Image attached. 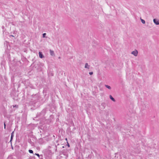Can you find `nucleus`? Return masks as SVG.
Listing matches in <instances>:
<instances>
[{
    "instance_id": "obj_1",
    "label": "nucleus",
    "mask_w": 159,
    "mask_h": 159,
    "mask_svg": "<svg viewBox=\"0 0 159 159\" xmlns=\"http://www.w3.org/2000/svg\"><path fill=\"white\" fill-rule=\"evenodd\" d=\"M131 54L135 56H137L138 54V51L136 50H135L131 52Z\"/></svg>"
},
{
    "instance_id": "obj_2",
    "label": "nucleus",
    "mask_w": 159,
    "mask_h": 159,
    "mask_svg": "<svg viewBox=\"0 0 159 159\" xmlns=\"http://www.w3.org/2000/svg\"><path fill=\"white\" fill-rule=\"evenodd\" d=\"M154 23L156 25H159V20L154 19L153 20Z\"/></svg>"
},
{
    "instance_id": "obj_3",
    "label": "nucleus",
    "mask_w": 159,
    "mask_h": 159,
    "mask_svg": "<svg viewBox=\"0 0 159 159\" xmlns=\"http://www.w3.org/2000/svg\"><path fill=\"white\" fill-rule=\"evenodd\" d=\"M39 57L40 58H42L44 57V56L43 55L42 52H39Z\"/></svg>"
},
{
    "instance_id": "obj_4",
    "label": "nucleus",
    "mask_w": 159,
    "mask_h": 159,
    "mask_svg": "<svg viewBox=\"0 0 159 159\" xmlns=\"http://www.w3.org/2000/svg\"><path fill=\"white\" fill-rule=\"evenodd\" d=\"M50 55L51 56H53L54 55V52L53 51H52L51 50H50Z\"/></svg>"
},
{
    "instance_id": "obj_5",
    "label": "nucleus",
    "mask_w": 159,
    "mask_h": 159,
    "mask_svg": "<svg viewBox=\"0 0 159 159\" xmlns=\"http://www.w3.org/2000/svg\"><path fill=\"white\" fill-rule=\"evenodd\" d=\"M90 66L88 65L87 63H85V68L89 69Z\"/></svg>"
},
{
    "instance_id": "obj_6",
    "label": "nucleus",
    "mask_w": 159,
    "mask_h": 159,
    "mask_svg": "<svg viewBox=\"0 0 159 159\" xmlns=\"http://www.w3.org/2000/svg\"><path fill=\"white\" fill-rule=\"evenodd\" d=\"M110 98L113 102H115V99L113 98L111 95H110L109 96Z\"/></svg>"
},
{
    "instance_id": "obj_7",
    "label": "nucleus",
    "mask_w": 159,
    "mask_h": 159,
    "mask_svg": "<svg viewBox=\"0 0 159 159\" xmlns=\"http://www.w3.org/2000/svg\"><path fill=\"white\" fill-rule=\"evenodd\" d=\"M105 86L107 88H108V89H111V87L108 85H105Z\"/></svg>"
},
{
    "instance_id": "obj_8",
    "label": "nucleus",
    "mask_w": 159,
    "mask_h": 159,
    "mask_svg": "<svg viewBox=\"0 0 159 159\" xmlns=\"http://www.w3.org/2000/svg\"><path fill=\"white\" fill-rule=\"evenodd\" d=\"M140 19H141V22H142V23H143V24H145V21L144 20L142 19L141 18Z\"/></svg>"
},
{
    "instance_id": "obj_9",
    "label": "nucleus",
    "mask_w": 159,
    "mask_h": 159,
    "mask_svg": "<svg viewBox=\"0 0 159 159\" xmlns=\"http://www.w3.org/2000/svg\"><path fill=\"white\" fill-rule=\"evenodd\" d=\"M14 133V132H13L11 134V140L12 139L13 137V134Z\"/></svg>"
},
{
    "instance_id": "obj_10",
    "label": "nucleus",
    "mask_w": 159,
    "mask_h": 159,
    "mask_svg": "<svg viewBox=\"0 0 159 159\" xmlns=\"http://www.w3.org/2000/svg\"><path fill=\"white\" fill-rule=\"evenodd\" d=\"M29 152L30 153H32L33 152V151L32 150H29Z\"/></svg>"
},
{
    "instance_id": "obj_11",
    "label": "nucleus",
    "mask_w": 159,
    "mask_h": 159,
    "mask_svg": "<svg viewBox=\"0 0 159 159\" xmlns=\"http://www.w3.org/2000/svg\"><path fill=\"white\" fill-rule=\"evenodd\" d=\"M46 35V33H43V38L45 37V36Z\"/></svg>"
},
{
    "instance_id": "obj_12",
    "label": "nucleus",
    "mask_w": 159,
    "mask_h": 159,
    "mask_svg": "<svg viewBox=\"0 0 159 159\" xmlns=\"http://www.w3.org/2000/svg\"><path fill=\"white\" fill-rule=\"evenodd\" d=\"M93 72H89V74L91 75H93Z\"/></svg>"
},
{
    "instance_id": "obj_13",
    "label": "nucleus",
    "mask_w": 159,
    "mask_h": 159,
    "mask_svg": "<svg viewBox=\"0 0 159 159\" xmlns=\"http://www.w3.org/2000/svg\"><path fill=\"white\" fill-rule=\"evenodd\" d=\"M35 155H37L39 157V156H39V154H38V153H35Z\"/></svg>"
},
{
    "instance_id": "obj_14",
    "label": "nucleus",
    "mask_w": 159,
    "mask_h": 159,
    "mask_svg": "<svg viewBox=\"0 0 159 159\" xmlns=\"http://www.w3.org/2000/svg\"><path fill=\"white\" fill-rule=\"evenodd\" d=\"M4 128L5 129H6V125L5 122H4Z\"/></svg>"
},
{
    "instance_id": "obj_15",
    "label": "nucleus",
    "mask_w": 159,
    "mask_h": 159,
    "mask_svg": "<svg viewBox=\"0 0 159 159\" xmlns=\"http://www.w3.org/2000/svg\"><path fill=\"white\" fill-rule=\"evenodd\" d=\"M18 107V106H17V105H15V106H13V107Z\"/></svg>"
},
{
    "instance_id": "obj_16",
    "label": "nucleus",
    "mask_w": 159,
    "mask_h": 159,
    "mask_svg": "<svg viewBox=\"0 0 159 159\" xmlns=\"http://www.w3.org/2000/svg\"><path fill=\"white\" fill-rule=\"evenodd\" d=\"M11 36L14 37V36L13 35H11Z\"/></svg>"
},
{
    "instance_id": "obj_17",
    "label": "nucleus",
    "mask_w": 159,
    "mask_h": 159,
    "mask_svg": "<svg viewBox=\"0 0 159 159\" xmlns=\"http://www.w3.org/2000/svg\"><path fill=\"white\" fill-rule=\"evenodd\" d=\"M66 140H67V138H66Z\"/></svg>"
}]
</instances>
